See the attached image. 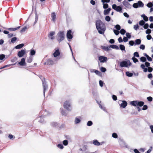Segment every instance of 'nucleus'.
Instances as JSON below:
<instances>
[{"instance_id":"nucleus-5","label":"nucleus","mask_w":153,"mask_h":153,"mask_svg":"<svg viewBox=\"0 0 153 153\" xmlns=\"http://www.w3.org/2000/svg\"><path fill=\"white\" fill-rule=\"evenodd\" d=\"M43 88V94L44 95H45V93L46 90L48 89V85L47 84V82L45 80V79L43 78L42 79Z\"/></svg>"},{"instance_id":"nucleus-27","label":"nucleus","mask_w":153,"mask_h":153,"mask_svg":"<svg viewBox=\"0 0 153 153\" xmlns=\"http://www.w3.org/2000/svg\"><path fill=\"white\" fill-rule=\"evenodd\" d=\"M137 3L138 4L139 7H143L144 4L141 1H139Z\"/></svg>"},{"instance_id":"nucleus-50","label":"nucleus","mask_w":153,"mask_h":153,"mask_svg":"<svg viewBox=\"0 0 153 153\" xmlns=\"http://www.w3.org/2000/svg\"><path fill=\"white\" fill-rule=\"evenodd\" d=\"M134 57H139V55L138 52H136L134 53Z\"/></svg>"},{"instance_id":"nucleus-18","label":"nucleus","mask_w":153,"mask_h":153,"mask_svg":"<svg viewBox=\"0 0 153 153\" xmlns=\"http://www.w3.org/2000/svg\"><path fill=\"white\" fill-rule=\"evenodd\" d=\"M102 48L104 50H105L106 51H108L110 50V46H101Z\"/></svg>"},{"instance_id":"nucleus-21","label":"nucleus","mask_w":153,"mask_h":153,"mask_svg":"<svg viewBox=\"0 0 153 153\" xmlns=\"http://www.w3.org/2000/svg\"><path fill=\"white\" fill-rule=\"evenodd\" d=\"M141 40L140 39H137L135 40V45H139L140 44Z\"/></svg>"},{"instance_id":"nucleus-40","label":"nucleus","mask_w":153,"mask_h":153,"mask_svg":"<svg viewBox=\"0 0 153 153\" xmlns=\"http://www.w3.org/2000/svg\"><path fill=\"white\" fill-rule=\"evenodd\" d=\"M147 7L149 8H151L153 6L152 3L151 2L148 3L146 5Z\"/></svg>"},{"instance_id":"nucleus-35","label":"nucleus","mask_w":153,"mask_h":153,"mask_svg":"<svg viewBox=\"0 0 153 153\" xmlns=\"http://www.w3.org/2000/svg\"><path fill=\"white\" fill-rule=\"evenodd\" d=\"M20 27V26H19L15 28H9L8 29L9 30L15 31L19 29Z\"/></svg>"},{"instance_id":"nucleus-51","label":"nucleus","mask_w":153,"mask_h":153,"mask_svg":"<svg viewBox=\"0 0 153 153\" xmlns=\"http://www.w3.org/2000/svg\"><path fill=\"white\" fill-rule=\"evenodd\" d=\"M151 30L149 28H148L147 29V30H146V34H149L151 33Z\"/></svg>"},{"instance_id":"nucleus-57","label":"nucleus","mask_w":153,"mask_h":153,"mask_svg":"<svg viewBox=\"0 0 153 153\" xmlns=\"http://www.w3.org/2000/svg\"><path fill=\"white\" fill-rule=\"evenodd\" d=\"M112 98L114 100L116 101L117 99V97L115 95H112Z\"/></svg>"},{"instance_id":"nucleus-61","label":"nucleus","mask_w":153,"mask_h":153,"mask_svg":"<svg viewBox=\"0 0 153 153\" xmlns=\"http://www.w3.org/2000/svg\"><path fill=\"white\" fill-rule=\"evenodd\" d=\"M148 108V106L146 105H143V107L142 108V109L143 110H145L147 109Z\"/></svg>"},{"instance_id":"nucleus-25","label":"nucleus","mask_w":153,"mask_h":153,"mask_svg":"<svg viewBox=\"0 0 153 153\" xmlns=\"http://www.w3.org/2000/svg\"><path fill=\"white\" fill-rule=\"evenodd\" d=\"M81 120L80 119L77 117H76L75 118L74 123L75 124L79 123L80 122Z\"/></svg>"},{"instance_id":"nucleus-1","label":"nucleus","mask_w":153,"mask_h":153,"mask_svg":"<svg viewBox=\"0 0 153 153\" xmlns=\"http://www.w3.org/2000/svg\"><path fill=\"white\" fill-rule=\"evenodd\" d=\"M96 27L100 34H104L106 30L105 26L100 20H98L96 21Z\"/></svg>"},{"instance_id":"nucleus-45","label":"nucleus","mask_w":153,"mask_h":153,"mask_svg":"<svg viewBox=\"0 0 153 153\" xmlns=\"http://www.w3.org/2000/svg\"><path fill=\"white\" fill-rule=\"evenodd\" d=\"M115 27L117 29V30H119L121 29V27L119 25H117L115 26Z\"/></svg>"},{"instance_id":"nucleus-2","label":"nucleus","mask_w":153,"mask_h":153,"mask_svg":"<svg viewBox=\"0 0 153 153\" xmlns=\"http://www.w3.org/2000/svg\"><path fill=\"white\" fill-rule=\"evenodd\" d=\"M131 64L129 60L126 59L125 60L123 61L120 63V66L121 68L124 67L127 68L128 66H131Z\"/></svg>"},{"instance_id":"nucleus-17","label":"nucleus","mask_w":153,"mask_h":153,"mask_svg":"<svg viewBox=\"0 0 153 153\" xmlns=\"http://www.w3.org/2000/svg\"><path fill=\"white\" fill-rule=\"evenodd\" d=\"M24 45V44H20L16 46L15 47V48L17 49H20L22 48Z\"/></svg>"},{"instance_id":"nucleus-38","label":"nucleus","mask_w":153,"mask_h":153,"mask_svg":"<svg viewBox=\"0 0 153 153\" xmlns=\"http://www.w3.org/2000/svg\"><path fill=\"white\" fill-rule=\"evenodd\" d=\"M57 146L59 149H62L64 148V147L62 144L61 143H59L57 145Z\"/></svg>"},{"instance_id":"nucleus-11","label":"nucleus","mask_w":153,"mask_h":153,"mask_svg":"<svg viewBox=\"0 0 153 153\" xmlns=\"http://www.w3.org/2000/svg\"><path fill=\"white\" fill-rule=\"evenodd\" d=\"M120 102H122V103L120 104V107L123 108H125L127 105V103L125 100L120 101Z\"/></svg>"},{"instance_id":"nucleus-3","label":"nucleus","mask_w":153,"mask_h":153,"mask_svg":"<svg viewBox=\"0 0 153 153\" xmlns=\"http://www.w3.org/2000/svg\"><path fill=\"white\" fill-rule=\"evenodd\" d=\"M57 40L59 43L63 40L65 38L64 33L63 31L59 32L57 35Z\"/></svg>"},{"instance_id":"nucleus-15","label":"nucleus","mask_w":153,"mask_h":153,"mask_svg":"<svg viewBox=\"0 0 153 153\" xmlns=\"http://www.w3.org/2000/svg\"><path fill=\"white\" fill-rule=\"evenodd\" d=\"M60 54V53L59 49L56 50L53 54V56L55 57H56L57 56H59Z\"/></svg>"},{"instance_id":"nucleus-24","label":"nucleus","mask_w":153,"mask_h":153,"mask_svg":"<svg viewBox=\"0 0 153 153\" xmlns=\"http://www.w3.org/2000/svg\"><path fill=\"white\" fill-rule=\"evenodd\" d=\"M110 48H112L115 49L116 50H119V47L117 45H110Z\"/></svg>"},{"instance_id":"nucleus-28","label":"nucleus","mask_w":153,"mask_h":153,"mask_svg":"<svg viewBox=\"0 0 153 153\" xmlns=\"http://www.w3.org/2000/svg\"><path fill=\"white\" fill-rule=\"evenodd\" d=\"M126 75L129 77H131L132 76L133 74L132 73L130 72L129 71H126Z\"/></svg>"},{"instance_id":"nucleus-43","label":"nucleus","mask_w":153,"mask_h":153,"mask_svg":"<svg viewBox=\"0 0 153 153\" xmlns=\"http://www.w3.org/2000/svg\"><path fill=\"white\" fill-rule=\"evenodd\" d=\"M133 7L135 8H137L139 7L138 4L137 3H134L132 5Z\"/></svg>"},{"instance_id":"nucleus-36","label":"nucleus","mask_w":153,"mask_h":153,"mask_svg":"<svg viewBox=\"0 0 153 153\" xmlns=\"http://www.w3.org/2000/svg\"><path fill=\"white\" fill-rule=\"evenodd\" d=\"M36 53L35 51L33 49H31L30 51V55L31 56H33L35 55Z\"/></svg>"},{"instance_id":"nucleus-52","label":"nucleus","mask_w":153,"mask_h":153,"mask_svg":"<svg viewBox=\"0 0 153 153\" xmlns=\"http://www.w3.org/2000/svg\"><path fill=\"white\" fill-rule=\"evenodd\" d=\"M132 59L133 62L135 63L136 62H137L138 61V59H137L135 58L134 57H133L132 58Z\"/></svg>"},{"instance_id":"nucleus-64","label":"nucleus","mask_w":153,"mask_h":153,"mask_svg":"<svg viewBox=\"0 0 153 153\" xmlns=\"http://www.w3.org/2000/svg\"><path fill=\"white\" fill-rule=\"evenodd\" d=\"M146 38L148 40H150L152 38L150 34L147 35L146 36Z\"/></svg>"},{"instance_id":"nucleus-23","label":"nucleus","mask_w":153,"mask_h":153,"mask_svg":"<svg viewBox=\"0 0 153 153\" xmlns=\"http://www.w3.org/2000/svg\"><path fill=\"white\" fill-rule=\"evenodd\" d=\"M17 38L16 37H13L11 39V41L9 42L10 44L14 43L16 41Z\"/></svg>"},{"instance_id":"nucleus-60","label":"nucleus","mask_w":153,"mask_h":153,"mask_svg":"<svg viewBox=\"0 0 153 153\" xmlns=\"http://www.w3.org/2000/svg\"><path fill=\"white\" fill-rule=\"evenodd\" d=\"M147 100L149 102H151L153 98L151 97H149L147 98Z\"/></svg>"},{"instance_id":"nucleus-42","label":"nucleus","mask_w":153,"mask_h":153,"mask_svg":"<svg viewBox=\"0 0 153 153\" xmlns=\"http://www.w3.org/2000/svg\"><path fill=\"white\" fill-rule=\"evenodd\" d=\"M93 124V123L92 121H89L87 122V126H91Z\"/></svg>"},{"instance_id":"nucleus-59","label":"nucleus","mask_w":153,"mask_h":153,"mask_svg":"<svg viewBox=\"0 0 153 153\" xmlns=\"http://www.w3.org/2000/svg\"><path fill=\"white\" fill-rule=\"evenodd\" d=\"M145 65L146 67L149 68L150 67L149 66L150 65V63L147 62H145Z\"/></svg>"},{"instance_id":"nucleus-55","label":"nucleus","mask_w":153,"mask_h":153,"mask_svg":"<svg viewBox=\"0 0 153 153\" xmlns=\"http://www.w3.org/2000/svg\"><path fill=\"white\" fill-rule=\"evenodd\" d=\"M38 17L37 13L35 15V20L34 22V25L37 22L38 20Z\"/></svg>"},{"instance_id":"nucleus-20","label":"nucleus","mask_w":153,"mask_h":153,"mask_svg":"<svg viewBox=\"0 0 153 153\" xmlns=\"http://www.w3.org/2000/svg\"><path fill=\"white\" fill-rule=\"evenodd\" d=\"M60 110L61 111V114L62 115L65 116H67V113H66L65 111L63 110L62 108H60Z\"/></svg>"},{"instance_id":"nucleus-53","label":"nucleus","mask_w":153,"mask_h":153,"mask_svg":"<svg viewBox=\"0 0 153 153\" xmlns=\"http://www.w3.org/2000/svg\"><path fill=\"white\" fill-rule=\"evenodd\" d=\"M27 29V27L26 26H25L22 30L20 31L21 33H23Z\"/></svg>"},{"instance_id":"nucleus-33","label":"nucleus","mask_w":153,"mask_h":153,"mask_svg":"<svg viewBox=\"0 0 153 153\" xmlns=\"http://www.w3.org/2000/svg\"><path fill=\"white\" fill-rule=\"evenodd\" d=\"M119 47H120V49L121 51H126L125 48V46L124 45H120L119 46Z\"/></svg>"},{"instance_id":"nucleus-49","label":"nucleus","mask_w":153,"mask_h":153,"mask_svg":"<svg viewBox=\"0 0 153 153\" xmlns=\"http://www.w3.org/2000/svg\"><path fill=\"white\" fill-rule=\"evenodd\" d=\"M112 137L114 138H117L118 137V135L116 133H114L112 134Z\"/></svg>"},{"instance_id":"nucleus-62","label":"nucleus","mask_w":153,"mask_h":153,"mask_svg":"<svg viewBox=\"0 0 153 153\" xmlns=\"http://www.w3.org/2000/svg\"><path fill=\"white\" fill-rule=\"evenodd\" d=\"M140 48L143 50H144L145 48V45L143 44L140 45Z\"/></svg>"},{"instance_id":"nucleus-47","label":"nucleus","mask_w":153,"mask_h":153,"mask_svg":"<svg viewBox=\"0 0 153 153\" xmlns=\"http://www.w3.org/2000/svg\"><path fill=\"white\" fill-rule=\"evenodd\" d=\"M63 144L65 146H67L68 144V142L67 140H65L62 142Z\"/></svg>"},{"instance_id":"nucleus-9","label":"nucleus","mask_w":153,"mask_h":153,"mask_svg":"<svg viewBox=\"0 0 153 153\" xmlns=\"http://www.w3.org/2000/svg\"><path fill=\"white\" fill-rule=\"evenodd\" d=\"M71 33L72 31L71 30H69L67 31L66 36L68 39H72L73 36L71 34Z\"/></svg>"},{"instance_id":"nucleus-26","label":"nucleus","mask_w":153,"mask_h":153,"mask_svg":"<svg viewBox=\"0 0 153 153\" xmlns=\"http://www.w3.org/2000/svg\"><path fill=\"white\" fill-rule=\"evenodd\" d=\"M51 17L52 20L54 22L56 18V15L54 12H53L51 14Z\"/></svg>"},{"instance_id":"nucleus-54","label":"nucleus","mask_w":153,"mask_h":153,"mask_svg":"<svg viewBox=\"0 0 153 153\" xmlns=\"http://www.w3.org/2000/svg\"><path fill=\"white\" fill-rule=\"evenodd\" d=\"M100 70L102 72H105L106 70V69L105 68L103 67H101L100 68Z\"/></svg>"},{"instance_id":"nucleus-29","label":"nucleus","mask_w":153,"mask_h":153,"mask_svg":"<svg viewBox=\"0 0 153 153\" xmlns=\"http://www.w3.org/2000/svg\"><path fill=\"white\" fill-rule=\"evenodd\" d=\"M144 102L143 101H138L137 106L141 107L143 105Z\"/></svg>"},{"instance_id":"nucleus-37","label":"nucleus","mask_w":153,"mask_h":153,"mask_svg":"<svg viewBox=\"0 0 153 153\" xmlns=\"http://www.w3.org/2000/svg\"><path fill=\"white\" fill-rule=\"evenodd\" d=\"M126 30L124 29H121L120 31V33L122 35H124L126 33Z\"/></svg>"},{"instance_id":"nucleus-58","label":"nucleus","mask_w":153,"mask_h":153,"mask_svg":"<svg viewBox=\"0 0 153 153\" xmlns=\"http://www.w3.org/2000/svg\"><path fill=\"white\" fill-rule=\"evenodd\" d=\"M126 37H127L128 39H130L131 38V35L130 33H126Z\"/></svg>"},{"instance_id":"nucleus-41","label":"nucleus","mask_w":153,"mask_h":153,"mask_svg":"<svg viewBox=\"0 0 153 153\" xmlns=\"http://www.w3.org/2000/svg\"><path fill=\"white\" fill-rule=\"evenodd\" d=\"M33 58L31 57H29L27 58V62L29 63H30L32 61Z\"/></svg>"},{"instance_id":"nucleus-31","label":"nucleus","mask_w":153,"mask_h":153,"mask_svg":"<svg viewBox=\"0 0 153 153\" xmlns=\"http://www.w3.org/2000/svg\"><path fill=\"white\" fill-rule=\"evenodd\" d=\"M52 127H56L58 126V123L56 122H52L50 123Z\"/></svg>"},{"instance_id":"nucleus-13","label":"nucleus","mask_w":153,"mask_h":153,"mask_svg":"<svg viewBox=\"0 0 153 153\" xmlns=\"http://www.w3.org/2000/svg\"><path fill=\"white\" fill-rule=\"evenodd\" d=\"M25 59V58H22L21 59L20 62H18V64L21 66H24L26 64Z\"/></svg>"},{"instance_id":"nucleus-10","label":"nucleus","mask_w":153,"mask_h":153,"mask_svg":"<svg viewBox=\"0 0 153 153\" xmlns=\"http://www.w3.org/2000/svg\"><path fill=\"white\" fill-rule=\"evenodd\" d=\"M55 34L54 31H51L48 35V37L51 39L53 40L55 39V37L53 36Z\"/></svg>"},{"instance_id":"nucleus-44","label":"nucleus","mask_w":153,"mask_h":153,"mask_svg":"<svg viewBox=\"0 0 153 153\" xmlns=\"http://www.w3.org/2000/svg\"><path fill=\"white\" fill-rule=\"evenodd\" d=\"M5 55L2 54H1L0 55V60H2L5 57Z\"/></svg>"},{"instance_id":"nucleus-46","label":"nucleus","mask_w":153,"mask_h":153,"mask_svg":"<svg viewBox=\"0 0 153 153\" xmlns=\"http://www.w3.org/2000/svg\"><path fill=\"white\" fill-rule=\"evenodd\" d=\"M145 22L143 20L140 21L139 22V25L141 26H143L144 25Z\"/></svg>"},{"instance_id":"nucleus-48","label":"nucleus","mask_w":153,"mask_h":153,"mask_svg":"<svg viewBox=\"0 0 153 153\" xmlns=\"http://www.w3.org/2000/svg\"><path fill=\"white\" fill-rule=\"evenodd\" d=\"M149 27V24L148 23H145L143 27L144 29H147Z\"/></svg>"},{"instance_id":"nucleus-56","label":"nucleus","mask_w":153,"mask_h":153,"mask_svg":"<svg viewBox=\"0 0 153 153\" xmlns=\"http://www.w3.org/2000/svg\"><path fill=\"white\" fill-rule=\"evenodd\" d=\"M134 44V42L133 40H131L129 42V44L131 46H133Z\"/></svg>"},{"instance_id":"nucleus-30","label":"nucleus","mask_w":153,"mask_h":153,"mask_svg":"<svg viewBox=\"0 0 153 153\" xmlns=\"http://www.w3.org/2000/svg\"><path fill=\"white\" fill-rule=\"evenodd\" d=\"M99 107L102 110L107 112V111L106 110L104 106H102V105L100 104H99Z\"/></svg>"},{"instance_id":"nucleus-12","label":"nucleus","mask_w":153,"mask_h":153,"mask_svg":"<svg viewBox=\"0 0 153 153\" xmlns=\"http://www.w3.org/2000/svg\"><path fill=\"white\" fill-rule=\"evenodd\" d=\"M123 3L124 5L126 7L128 8H131V5H130V4L128 3V2L126 1L125 0L124 1Z\"/></svg>"},{"instance_id":"nucleus-14","label":"nucleus","mask_w":153,"mask_h":153,"mask_svg":"<svg viewBox=\"0 0 153 153\" xmlns=\"http://www.w3.org/2000/svg\"><path fill=\"white\" fill-rule=\"evenodd\" d=\"M111 10V8H108L107 9H105L103 11V14L105 15H107L109 13Z\"/></svg>"},{"instance_id":"nucleus-32","label":"nucleus","mask_w":153,"mask_h":153,"mask_svg":"<svg viewBox=\"0 0 153 153\" xmlns=\"http://www.w3.org/2000/svg\"><path fill=\"white\" fill-rule=\"evenodd\" d=\"M140 61L143 62H146V58L144 56H142L140 57Z\"/></svg>"},{"instance_id":"nucleus-19","label":"nucleus","mask_w":153,"mask_h":153,"mask_svg":"<svg viewBox=\"0 0 153 153\" xmlns=\"http://www.w3.org/2000/svg\"><path fill=\"white\" fill-rule=\"evenodd\" d=\"M53 63V61L51 59H49L47 61V65H52Z\"/></svg>"},{"instance_id":"nucleus-16","label":"nucleus","mask_w":153,"mask_h":153,"mask_svg":"<svg viewBox=\"0 0 153 153\" xmlns=\"http://www.w3.org/2000/svg\"><path fill=\"white\" fill-rule=\"evenodd\" d=\"M138 101L137 100L132 101L130 102V104L134 106H137Z\"/></svg>"},{"instance_id":"nucleus-63","label":"nucleus","mask_w":153,"mask_h":153,"mask_svg":"<svg viewBox=\"0 0 153 153\" xmlns=\"http://www.w3.org/2000/svg\"><path fill=\"white\" fill-rule=\"evenodd\" d=\"M114 33L117 36L119 34V33H120L119 30H114Z\"/></svg>"},{"instance_id":"nucleus-22","label":"nucleus","mask_w":153,"mask_h":153,"mask_svg":"<svg viewBox=\"0 0 153 153\" xmlns=\"http://www.w3.org/2000/svg\"><path fill=\"white\" fill-rule=\"evenodd\" d=\"M93 143L95 146H99L100 145V143L97 140H94Z\"/></svg>"},{"instance_id":"nucleus-34","label":"nucleus","mask_w":153,"mask_h":153,"mask_svg":"<svg viewBox=\"0 0 153 153\" xmlns=\"http://www.w3.org/2000/svg\"><path fill=\"white\" fill-rule=\"evenodd\" d=\"M102 4L103 5V7L104 9H105L107 8H108L109 6L108 4L103 3Z\"/></svg>"},{"instance_id":"nucleus-4","label":"nucleus","mask_w":153,"mask_h":153,"mask_svg":"<svg viewBox=\"0 0 153 153\" xmlns=\"http://www.w3.org/2000/svg\"><path fill=\"white\" fill-rule=\"evenodd\" d=\"M64 108L68 111H71L72 109L71 106V102L69 100L66 101L63 105Z\"/></svg>"},{"instance_id":"nucleus-39","label":"nucleus","mask_w":153,"mask_h":153,"mask_svg":"<svg viewBox=\"0 0 153 153\" xmlns=\"http://www.w3.org/2000/svg\"><path fill=\"white\" fill-rule=\"evenodd\" d=\"M105 21H106L107 22H109L111 20V18L109 16H106L105 18Z\"/></svg>"},{"instance_id":"nucleus-6","label":"nucleus","mask_w":153,"mask_h":153,"mask_svg":"<svg viewBox=\"0 0 153 153\" xmlns=\"http://www.w3.org/2000/svg\"><path fill=\"white\" fill-rule=\"evenodd\" d=\"M112 8L117 12H121L122 10V8L120 6H117L115 4L112 5Z\"/></svg>"},{"instance_id":"nucleus-8","label":"nucleus","mask_w":153,"mask_h":153,"mask_svg":"<svg viewBox=\"0 0 153 153\" xmlns=\"http://www.w3.org/2000/svg\"><path fill=\"white\" fill-rule=\"evenodd\" d=\"M26 53V51L25 50L22 49L20 51H19L17 53L18 56L20 57H22Z\"/></svg>"},{"instance_id":"nucleus-7","label":"nucleus","mask_w":153,"mask_h":153,"mask_svg":"<svg viewBox=\"0 0 153 153\" xmlns=\"http://www.w3.org/2000/svg\"><path fill=\"white\" fill-rule=\"evenodd\" d=\"M98 60L101 63H104L107 61V58L103 56H100L98 57Z\"/></svg>"}]
</instances>
